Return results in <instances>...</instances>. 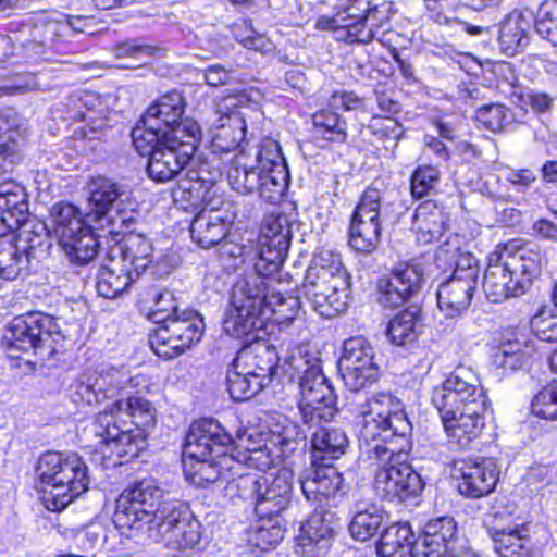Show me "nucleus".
Masks as SVG:
<instances>
[{
	"mask_svg": "<svg viewBox=\"0 0 557 557\" xmlns=\"http://www.w3.org/2000/svg\"><path fill=\"white\" fill-rule=\"evenodd\" d=\"M447 215L444 209L433 200L418 206L413 215V230L418 242L429 244L442 237L446 230Z\"/></svg>",
	"mask_w": 557,
	"mask_h": 557,
	"instance_id": "obj_35",
	"label": "nucleus"
},
{
	"mask_svg": "<svg viewBox=\"0 0 557 557\" xmlns=\"http://www.w3.org/2000/svg\"><path fill=\"white\" fill-rule=\"evenodd\" d=\"M245 121L238 112L220 115L211 127V149L213 154L235 151L245 137Z\"/></svg>",
	"mask_w": 557,
	"mask_h": 557,
	"instance_id": "obj_34",
	"label": "nucleus"
},
{
	"mask_svg": "<svg viewBox=\"0 0 557 557\" xmlns=\"http://www.w3.org/2000/svg\"><path fill=\"white\" fill-rule=\"evenodd\" d=\"M349 532L355 540L364 542L373 537L386 520V512L374 503L357 500Z\"/></svg>",
	"mask_w": 557,
	"mask_h": 557,
	"instance_id": "obj_38",
	"label": "nucleus"
},
{
	"mask_svg": "<svg viewBox=\"0 0 557 557\" xmlns=\"http://www.w3.org/2000/svg\"><path fill=\"white\" fill-rule=\"evenodd\" d=\"M104 410L115 416L117 421L120 418L127 420L128 425H135L136 430H144L154 421V408L141 397L115 400Z\"/></svg>",
	"mask_w": 557,
	"mask_h": 557,
	"instance_id": "obj_39",
	"label": "nucleus"
},
{
	"mask_svg": "<svg viewBox=\"0 0 557 557\" xmlns=\"http://www.w3.org/2000/svg\"><path fill=\"white\" fill-rule=\"evenodd\" d=\"M226 383L230 396L236 401L250 399L269 384L256 375L246 374L245 371L235 368L233 363L227 370Z\"/></svg>",
	"mask_w": 557,
	"mask_h": 557,
	"instance_id": "obj_51",
	"label": "nucleus"
},
{
	"mask_svg": "<svg viewBox=\"0 0 557 557\" xmlns=\"http://www.w3.org/2000/svg\"><path fill=\"white\" fill-rule=\"evenodd\" d=\"M131 226L124 228L119 235H113L116 240L109 255L115 256L121 264H127L136 277L144 272L152 261V244L140 233H135Z\"/></svg>",
	"mask_w": 557,
	"mask_h": 557,
	"instance_id": "obj_28",
	"label": "nucleus"
},
{
	"mask_svg": "<svg viewBox=\"0 0 557 557\" xmlns=\"http://www.w3.org/2000/svg\"><path fill=\"white\" fill-rule=\"evenodd\" d=\"M275 273L258 271L256 261L252 270L235 282L231 293L230 308L223 321L225 333L242 338L264 327L262 311Z\"/></svg>",
	"mask_w": 557,
	"mask_h": 557,
	"instance_id": "obj_6",
	"label": "nucleus"
},
{
	"mask_svg": "<svg viewBox=\"0 0 557 557\" xmlns=\"http://www.w3.org/2000/svg\"><path fill=\"white\" fill-rule=\"evenodd\" d=\"M53 237L69 261L83 265L91 261L99 243L82 218L81 211L71 203L59 202L51 209Z\"/></svg>",
	"mask_w": 557,
	"mask_h": 557,
	"instance_id": "obj_12",
	"label": "nucleus"
},
{
	"mask_svg": "<svg viewBox=\"0 0 557 557\" xmlns=\"http://www.w3.org/2000/svg\"><path fill=\"white\" fill-rule=\"evenodd\" d=\"M535 29L539 35L557 46V0H545L537 9Z\"/></svg>",
	"mask_w": 557,
	"mask_h": 557,
	"instance_id": "obj_57",
	"label": "nucleus"
},
{
	"mask_svg": "<svg viewBox=\"0 0 557 557\" xmlns=\"http://www.w3.org/2000/svg\"><path fill=\"white\" fill-rule=\"evenodd\" d=\"M159 51L154 46L147 45L139 39H128L117 42L113 48L116 59H129L131 62L121 64L120 67H137L149 63L151 58Z\"/></svg>",
	"mask_w": 557,
	"mask_h": 557,
	"instance_id": "obj_52",
	"label": "nucleus"
},
{
	"mask_svg": "<svg viewBox=\"0 0 557 557\" xmlns=\"http://www.w3.org/2000/svg\"><path fill=\"white\" fill-rule=\"evenodd\" d=\"M534 335L543 342H557V315L550 307H542L530 321Z\"/></svg>",
	"mask_w": 557,
	"mask_h": 557,
	"instance_id": "obj_61",
	"label": "nucleus"
},
{
	"mask_svg": "<svg viewBox=\"0 0 557 557\" xmlns=\"http://www.w3.org/2000/svg\"><path fill=\"white\" fill-rule=\"evenodd\" d=\"M184 110L185 102L183 96L177 91H172L152 103L143 115L140 123L151 129L173 133L174 128L188 120H181Z\"/></svg>",
	"mask_w": 557,
	"mask_h": 557,
	"instance_id": "obj_30",
	"label": "nucleus"
},
{
	"mask_svg": "<svg viewBox=\"0 0 557 557\" xmlns=\"http://www.w3.org/2000/svg\"><path fill=\"white\" fill-rule=\"evenodd\" d=\"M63 341L64 336L54 318L42 312H27L13 318L4 334V342L11 352L33 351L41 360L53 357Z\"/></svg>",
	"mask_w": 557,
	"mask_h": 557,
	"instance_id": "obj_10",
	"label": "nucleus"
},
{
	"mask_svg": "<svg viewBox=\"0 0 557 557\" xmlns=\"http://www.w3.org/2000/svg\"><path fill=\"white\" fill-rule=\"evenodd\" d=\"M445 432L458 447L467 448L481 434L488 399L478 376L458 368L432 393Z\"/></svg>",
	"mask_w": 557,
	"mask_h": 557,
	"instance_id": "obj_1",
	"label": "nucleus"
},
{
	"mask_svg": "<svg viewBox=\"0 0 557 557\" xmlns=\"http://www.w3.org/2000/svg\"><path fill=\"white\" fill-rule=\"evenodd\" d=\"M41 500L50 511H61L88 490L90 479L76 453L47 451L38 461Z\"/></svg>",
	"mask_w": 557,
	"mask_h": 557,
	"instance_id": "obj_5",
	"label": "nucleus"
},
{
	"mask_svg": "<svg viewBox=\"0 0 557 557\" xmlns=\"http://www.w3.org/2000/svg\"><path fill=\"white\" fill-rule=\"evenodd\" d=\"M290 224L287 215L268 214L262 222L259 236L258 271L278 272L289 248Z\"/></svg>",
	"mask_w": 557,
	"mask_h": 557,
	"instance_id": "obj_20",
	"label": "nucleus"
},
{
	"mask_svg": "<svg viewBox=\"0 0 557 557\" xmlns=\"http://www.w3.org/2000/svg\"><path fill=\"white\" fill-rule=\"evenodd\" d=\"M343 476L332 466L322 465L307 470L300 478L301 491L309 502L322 503L335 496L342 488Z\"/></svg>",
	"mask_w": 557,
	"mask_h": 557,
	"instance_id": "obj_31",
	"label": "nucleus"
},
{
	"mask_svg": "<svg viewBox=\"0 0 557 557\" xmlns=\"http://www.w3.org/2000/svg\"><path fill=\"white\" fill-rule=\"evenodd\" d=\"M293 472L281 468L264 472L253 482L256 512L259 517H278L292 498Z\"/></svg>",
	"mask_w": 557,
	"mask_h": 557,
	"instance_id": "obj_22",
	"label": "nucleus"
},
{
	"mask_svg": "<svg viewBox=\"0 0 557 557\" xmlns=\"http://www.w3.org/2000/svg\"><path fill=\"white\" fill-rule=\"evenodd\" d=\"M441 181V172L433 165H420L410 176V191L413 198L429 196Z\"/></svg>",
	"mask_w": 557,
	"mask_h": 557,
	"instance_id": "obj_55",
	"label": "nucleus"
},
{
	"mask_svg": "<svg viewBox=\"0 0 557 557\" xmlns=\"http://www.w3.org/2000/svg\"><path fill=\"white\" fill-rule=\"evenodd\" d=\"M530 26V15L523 11L515 9L506 14L498 29L500 50L507 55H515L522 51L529 44Z\"/></svg>",
	"mask_w": 557,
	"mask_h": 557,
	"instance_id": "obj_33",
	"label": "nucleus"
},
{
	"mask_svg": "<svg viewBox=\"0 0 557 557\" xmlns=\"http://www.w3.org/2000/svg\"><path fill=\"white\" fill-rule=\"evenodd\" d=\"M232 436L222 425L210 419L194 422L186 435L182 462L186 479L198 487H205L237 473L233 457L225 450Z\"/></svg>",
	"mask_w": 557,
	"mask_h": 557,
	"instance_id": "obj_3",
	"label": "nucleus"
},
{
	"mask_svg": "<svg viewBox=\"0 0 557 557\" xmlns=\"http://www.w3.org/2000/svg\"><path fill=\"white\" fill-rule=\"evenodd\" d=\"M494 549L500 557H527L530 540L518 529L488 527Z\"/></svg>",
	"mask_w": 557,
	"mask_h": 557,
	"instance_id": "obj_48",
	"label": "nucleus"
},
{
	"mask_svg": "<svg viewBox=\"0 0 557 557\" xmlns=\"http://www.w3.org/2000/svg\"><path fill=\"white\" fill-rule=\"evenodd\" d=\"M338 371L345 386L352 393L377 381L380 368L374 348L367 338L354 336L344 342Z\"/></svg>",
	"mask_w": 557,
	"mask_h": 557,
	"instance_id": "obj_16",
	"label": "nucleus"
},
{
	"mask_svg": "<svg viewBox=\"0 0 557 557\" xmlns=\"http://www.w3.org/2000/svg\"><path fill=\"white\" fill-rule=\"evenodd\" d=\"M51 222L53 223L52 219ZM16 231H18L17 242L27 251H30L34 258H36L37 251L46 252L51 246L50 238L53 236V226L50 230L40 220L27 216Z\"/></svg>",
	"mask_w": 557,
	"mask_h": 557,
	"instance_id": "obj_47",
	"label": "nucleus"
},
{
	"mask_svg": "<svg viewBox=\"0 0 557 557\" xmlns=\"http://www.w3.org/2000/svg\"><path fill=\"white\" fill-rule=\"evenodd\" d=\"M382 193L368 187L360 197L350 220L349 245L352 249L370 253L379 245L382 234L380 221Z\"/></svg>",
	"mask_w": 557,
	"mask_h": 557,
	"instance_id": "obj_17",
	"label": "nucleus"
},
{
	"mask_svg": "<svg viewBox=\"0 0 557 557\" xmlns=\"http://www.w3.org/2000/svg\"><path fill=\"white\" fill-rule=\"evenodd\" d=\"M499 246L504 253L508 255L509 263L527 290L547 264L545 251L536 243H521L520 240H511Z\"/></svg>",
	"mask_w": 557,
	"mask_h": 557,
	"instance_id": "obj_26",
	"label": "nucleus"
},
{
	"mask_svg": "<svg viewBox=\"0 0 557 557\" xmlns=\"http://www.w3.org/2000/svg\"><path fill=\"white\" fill-rule=\"evenodd\" d=\"M531 410L536 417L547 420L557 419V384L539 392L532 400Z\"/></svg>",
	"mask_w": 557,
	"mask_h": 557,
	"instance_id": "obj_64",
	"label": "nucleus"
},
{
	"mask_svg": "<svg viewBox=\"0 0 557 557\" xmlns=\"http://www.w3.org/2000/svg\"><path fill=\"white\" fill-rule=\"evenodd\" d=\"M420 309L409 307L396 314L387 325L386 334L391 343L396 346H406L418 338Z\"/></svg>",
	"mask_w": 557,
	"mask_h": 557,
	"instance_id": "obj_45",
	"label": "nucleus"
},
{
	"mask_svg": "<svg viewBox=\"0 0 557 557\" xmlns=\"http://www.w3.org/2000/svg\"><path fill=\"white\" fill-rule=\"evenodd\" d=\"M203 331L202 317L195 310L183 309L154 329L149 339L150 347L160 358L174 359L199 343Z\"/></svg>",
	"mask_w": 557,
	"mask_h": 557,
	"instance_id": "obj_14",
	"label": "nucleus"
},
{
	"mask_svg": "<svg viewBox=\"0 0 557 557\" xmlns=\"http://www.w3.org/2000/svg\"><path fill=\"white\" fill-rule=\"evenodd\" d=\"M371 11L369 0H351L349 4L338 11L344 28L347 29V35L352 41L367 44L373 39V30L366 28L364 25Z\"/></svg>",
	"mask_w": 557,
	"mask_h": 557,
	"instance_id": "obj_42",
	"label": "nucleus"
},
{
	"mask_svg": "<svg viewBox=\"0 0 557 557\" xmlns=\"http://www.w3.org/2000/svg\"><path fill=\"white\" fill-rule=\"evenodd\" d=\"M299 310L300 301L298 296L288 293L284 294L272 287L262 311L264 325L270 320L276 324H287L296 319Z\"/></svg>",
	"mask_w": 557,
	"mask_h": 557,
	"instance_id": "obj_44",
	"label": "nucleus"
},
{
	"mask_svg": "<svg viewBox=\"0 0 557 557\" xmlns=\"http://www.w3.org/2000/svg\"><path fill=\"white\" fill-rule=\"evenodd\" d=\"M271 443L263 445L261 448H258L252 454L249 453H238L237 455L231 454L233 457V462L235 465V469L243 465H247L248 467L256 468L260 471H267L271 469V466L274 463L276 458L273 448L271 447Z\"/></svg>",
	"mask_w": 557,
	"mask_h": 557,
	"instance_id": "obj_63",
	"label": "nucleus"
},
{
	"mask_svg": "<svg viewBox=\"0 0 557 557\" xmlns=\"http://www.w3.org/2000/svg\"><path fill=\"white\" fill-rule=\"evenodd\" d=\"M475 289L448 277L437 288L438 308L449 318L460 314L470 306Z\"/></svg>",
	"mask_w": 557,
	"mask_h": 557,
	"instance_id": "obj_41",
	"label": "nucleus"
},
{
	"mask_svg": "<svg viewBox=\"0 0 557 557\" xmlns=\"http://www.w3.org/2000/svg\"><path fill=\"white\" fill-rule=\"evenodd\" d=\"M230 230V223L220 211L201 210L191 221V239L201 248L208 249L222 243Z\"/></svg>",
	"mask_w": 557,
	"mask_h": 557,
	"instance_id": "obj_32",
	"label": "nucleus"
},
{
	"mask_svg": "<svg viewBox=\"0 0 557 557\" xmlns=\"http://www.w3.org/2000/svg\"><path fill=\"white\" fill-rule=\"evenodd\" d=\"M23 132V120L16 111L0 110V144L21 147Z\"/></svg>",
	"mask_w": 557,
	"mask_h": 557,
	"instance_id": "obj_59",
	"label": "nucleus"
},
{
	"mask_svg": "<svg viewBox=\"0 0 557 557\" xmlns=\"http://www.w3.org/2000/svg\"><path fill=\"white\" fill-rule=\"evenodd\" d=\"M288 169L276 141L265 138L260 145L242 148L227 171L231 187L242 195L258 193L269 203L277 202L288 185Z\"/></svg>",
	"mask_w": 557,
	"mask_h": 557,
	"instance_id": "obj_2",
	"label": "nucleus"
},
{
	"mask_svg": "<svg viewBox=\"0 0 557 557\" xmlns=\"http://www.w3.org/2000/svg\"><path fill=\"white\" fill-rule=\"evenodd\" d=\"M423 283L420 264H400L377 281V302L384 308H398L416 297Z\"/></svg>",
	"mask_w": 557,
	"mask_h": 557,
	"instance_id": "obj_21",
	"label": "nucleus"
},
{
	"mask_svg": "<svg viewBox=\"0 0 557 557\" xmlns=\"http://www.w3.org/2000/svg\"><path fill=\"white\" fill-rule=\"evenodd\" d=\"M285 363L299 377V410L304 423L315 426L331 421L336 414V395L322 373L319 359L309 356L305 347H297Z\"/></svg>",
	"mask_w": 557,
	"mask_h": 557,
	"instance_id": "obj_7",
	"label": "nucleus"
},
{
	"mask_svg": "<svg viewBox=\"0 0 557 557\" xmlns=\"http://www.w3.org/2000/svg\"><path fill=\"white\" fill-rule=\"evenodd\" d=\"M507 256L499 245L488 256L482 285L486 297L492 302H500L527 292Z\"/></svg>",
	"mask_w": 557,
	"mask_h": 557,
	"instance_id": "obj_24",
	"label": "nucleus"
},
{
	"mask_svg": "<svg viewBox=\"0 0 557 557\" xmlns=\"http://www.w3.org/2000/svg\"><path fill=\"white\" fill-rule=\"evenodd\" d=\"M317 430L311 435V447L317 459H338L348 447L346 433L337 428L315 425Z\"/></svg>",
	"mask_w": 557,
	"mask_h": 557,
	"instance_id": "obj_40",
	"label": "nucleus"
},
{
	"mask_svg": "<svg viewBox=\"0 0 557 557\" xmlns=\"http://www.w3.org/2000/svg\"><path fill=\"white\" fill-rule=\"evenodd\" d=\"M201 128L194 120H187L174 128L171 136L150 152L148 175L157 182L174 178L194 158L200 141Z\"/></svg>",
	"mask_w": 557,
	"mask_h": 557,
	"instance_id": "obj_11",
	"label": "nucleus"
},
{
	"mask_svg": "<svg viewBox=\"0 0 557 557\" xmlns=\"http://www.w3.org/2000/svg\"><path fill=\"white\" fill-rule=\"evenodd\" d=\"M34 258L18 242L0 240V277L15 280L28 273L30 260Z\"/></svg>",
	"mask_w": 557,
	"mask_h": 557,
	"instance_id": "obj_43",
	"label": "nucleus"
},
{
	"mask_svg": "<svg viewBox=\"0 0 557 557\" xmlns=\"http://www.w3.org/2000/svg\"><path fill=\"white\" fill-rule=\"evenodd\" d=\"M96 375L98 381L95 384L100 391L102 400L114 397L127 388H135L141 381L139 375H131L129 370L125 367H110L100 373H96Z\"/></svg>",
	"mask_w": 557,
	"mask_h": 557,
	"instance_id": "obj_46",
	"label": "nucleus"
},
{
	"mask_svg": "<svg viewBox=\"0 0 557 557\" xmlns=\"http://www.w3.org/2000/svg\"><path fill=\"white\" fill-rule=\"evenodd\" d=\"M220 259L225 268L237 270L248 261L256 262L258 252L253 255L251 246H245L230 240H224L220 247Z\"/></svg>",
	"mask_w": 557,
	"mask_h": 557,
	"instance_id": "obj_60",
	"label": "nucleus"
},
{
	"mask_svg": "<svg viewBox=\"0 0 557 557\" xmlns=\"http://www.w3.org/2000/svg\"><path fill=\"white\" fill-rule=\"evenodd\" d=\"M164 490L152 480H143L116 499L113 522L127 537L146 535L160 521L161 512L178 502L165 500Z\"/></svg>",
	"mask_w": 557,
	"mask_h": 557,
	"instance_id": "obj_8",
	"label": "nucleus"
},
{
	"mask_svg": "<svg viewBox=\"0 0 557 557\" xmlns=\"http://www.w3.org/2000/svg\"><path fill=\"white\" fill-rule=\"evenodd\" d=\"M476 120L492 132H500L513 121L508 108L500 103L486 104L476 110Z\"/></svg>",
	"mask_w": 557,
	"mask_h": 557,
	"instance_id": "obj_58",
	"label": "nucleus"
},
{
	"mask_svg": "<svg viewBox=\"0 0 557 557\" xmlns=\"http://www.w3.org/2000/svg\"><path fill=\"white\" fill-rule=\"evenodd\" d=\"M0 209L22 224L28 216V196L25 188L14 181L0 183Z\"/></svg>",
	"mask_w": 557,
	"mask_h": 557,
	"instance_id": "obj_50",
	"label": "nucleus"
},
{
	"mask_svg": "<svg viewBox=\"0 0 557 557\" xmlns=\"http://www.w3.org/2000/svg\"><path fill=\"white\" fill-rule=\"evenodd\" d=\"M461 540L453 517L431 519L423 527L413 557H480L471 549H463Z\"/></svg>",
	"mask_w": 557,
	"mask_h": 557,
	"instance_id": "obj_18",
	"label": "nucleus"
},
{
	"mask_svg": "<svg viewBox=\"0 0 557 557\" xmlns=\"http://www.w3.org/2000/svg\"><path fill=\"white\" fill-rule=\"evenodd\" d=\"M135 277L127 264H121L115 256L108 255L107 263L101 265L98 273L97 292L103 298L113 299L121 295Z\"/></svg>",
	"mask_w": 557,
	"mask_h": 557,
	"instance_id": "obj_37",
	"label": "nucleus"
},
{
	"mask_svg": "<svg viewBox=\"0 0 557 557\" xmlns=\"http://www.w3.org/2000/svg\"><path fill=\"white\" fill-rule=\"evenodd\" d=\"M89 206L101 227L104 223L110 235H119L124 228L128 230L138 221L134 210H122L120 203L127 199L129 190L126 185L103 176L90 178L88 183Z\"/></svg>",
	"mask_w": 557,
	"mask_h": 557,
	"instance_id": "obj_13",
	"label": "nucleus"
},
{
	"mask_svg": "<svg viewBox=\"0 0 557 557\" xmlns=\"http://www.w3.org/2000/svg\"><path fill=\"white\" fill-rule=\"evenodd\" d=\"M348 276L320 277L306 275L302 293L312 309L323 318L332 319L344 312L348 305Z\"/></svg>",
	"mask_w": 557,
	"mask_h": 557,
	"instance_id": "obj_19",
	"label": "nucleus"
},
{
	"mask_svg": "<svg viewBox=\"0 0 557 557\" xmlns=\"http://www.w3.org/2000/svg\"><path fill=\"white\" fill-rule=\"evenodd\" d=\"M278 363V355L273 345L253 336V342L240 348L233 360V366L246 374H252L267 383Z\"/></svg>",
	"mask_w": 557,
	"mask_h": 557,
	"instance_id": "obj_27",
	"label": "nucleus"
},
{
	"mask_svg": "<svg viewBox=\"0 0 557 557\" xmlns=\"http://www.w3.org/2000/svg\"><path fill=\"white\" fill-rule=\"evenodd\" d=\"M91 432L99 438V444L112 446V450L119 457H136L145 445L141 430L134 434L127 420L120 418L117 421L116 417L107 410L97 414L91 424Z\"/></svg>",
	"mask_w": 557,
	"mask_h": 557,
	"instance_id": "obj_23",
	"label": "nucleus"
},
{
	"mask_svg": "<svg viewBox=\"0 0 557 557\" xmlns=\"http://www.w3.org/2000/svg\"><path fill=\"white\" fill-rule=\"evenodd\" d=\"M411 449L399 450L397 445L374 444L366 453L379 461L374 474L375 493L388 502H405L423 490L420 474L407 462Z\"/></svg>",
	"mask_w": 557,
	"mask_h": 557,
	"instance_id": "obj_9",
	"label": "nucleus"
},
{
	"mask_svg": "<svg viewBox=\"0 0 557 557\" xmlns=\"http://www.w3.org/2000/svg\"><path fill=\"white\" fill-rule=\"evenodd\" d=\"M313 274H317L322 278L335 275L348 276L343 267L341 256L331 250H321L313 257L311 264L307 269L306 275L313 276Z\"/></svg>",
	"mask_w": 557,
	"mask_h": 557,
	"instance_id": "obj_56",
	"label": "nucleus"
},
{
	"mask_svg": "<svg viewBox=\"0 0 557 557\" xmlns=\"http://www.w3.org/2000/svg\"><path fill=\"white\" fill-rule=\"evenodd\" d=\"M480 265L478 259L470 252H459L455 260V268L449 276L474 288L478 286Z\"/></svg>",
	"mask_w": 557,
	"mask_h": 557,
	"instance_id": "obj_62",
	"label": "nucleus"
},
{
	"mask_svg": "<svg viewBox=\"0 0 557 557\" xmlns=\"http://www.w3.org/2000/svg\"><path fill=\"white\" fill-rule=\"evenodd\" d=\"M460 474L459 492L471 498L492 493L499 479V469L492 458L468 459L456 468Z\"/></svg>",
	"mask_w": 557,
	"mask_h": 557,
	"instance_id": "obj_25",
	"label": "nucleus"
},
{
	"mask_svg": "<svg viewBox=\"0 0 557 557\" xmlns=\"http://www.w3.org/2000/svg\"><path fill=\"white\" fill-rule=\"evenodd\" d=\"M533 354L534 349L527 343L509 342L499 346L494 356V362L505 369L517 370L524 367Z\"/></svg>",
	"mask_w": 557,
	"mask_h": 557,
	"instance_id": "obj_54",
	"label": "nucleus"
},
{
	"mask_svg": "<svg viewBox=\"0 0 557 557\" xmlns=\"http://www.w3.org/2000/svg\"><path fill=\"white\" fill-rule=\"evenodd\" d=\"M184 177L177 181L173 189L175 200L190 202L191 205L202 200L206 194L221 176L219 169H211L208 162L191 160Z\"/></svg>",
	"mask_w": 557,
	"mask_h": 557,
	"instance_id": "obj_29",
	"label": "nucleus"
},
{
	"mask_svg": "<svg viewBox=\"0 0 557 557\" xmlns=\"http://www.w3.org/2000/svg\"><path fill=\"white\" fill-rule=\"evenodd\" d=\"M417 543L408 523H393L381 533L376 553L380 557H413Z\"/></svg>",
	"mask_w": 557,
	"mask_h": 557,
	"instance_id": "obj_36",
	"label": "nucleus"
},
{
	"mask_svg": "<svg viewBox=\"0 0 557 557\" xmlns=\"http://www.w3.org/2000/svg\"><path fill=\"white\" fill-rule=\"evenodd\" d=\"M361 419L359 440L368 450L374 444L397 445L399 450L411 449L412 424L400 398L389 392H377L352 409Z\"/></svg>",
	"mask_w": 557,
	"mask_h": 557,
	"instance_id": "obj_4",
	"label": "nucleus"
},
{
	"mask_svg": "<svg viewBox=\"0 0 557 557\" xmlns=\"http://www.w3.org/2000/svg\"><path fill=\"white\" fill-rule=\"evenodd\" d=\"M278 517H260L258 524L250 531L249 543L267 550L278 544L284 537V529Z\"/></svg>",
	"mask_w": 557,
	"mask_h": 557,
	"instance_id": "obj_53",
	"label": "nucleus"
},
{
	"mask_svg": "<svg viewBox=\"0 0 557 557\" xmlns=\"http://www.w3.org/2000/svg\"><path fill=\"white\" fill-rule=\"evenodd\" d=\"M160 521L148 528L147 539L162 544L173 553H186L200 544L201 523L181 503L161 512Z\"/></svg>",
	"mask_w": 557,
	"mask_h": 557,
	"instance_id": "obj_15",
	"label": "nucleus"
},
{
	"mask_svg": "<svg viewBox=\"0 0 557 557\" xmlns=\"http://www.w3.org/2000/svg\"><path fill=\"white\" fill-rule=\"evenodd\" d=\"M312 125L313 134L318 138L339 144L347 139L346 120L330 109H322L314 113Z\"/></svg>",
	"mask_w": 557,
	"mask_h": 557,
	"instance_id": "obj_49",
	"label": "nucleus"
}]
</instances>
